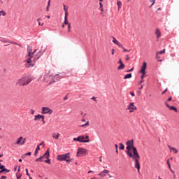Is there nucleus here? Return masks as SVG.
Returning a JSON list of instances; mask_svg holds the SVG:
<instances>
[{"label": "nucleus", "mask_w": 179, "mask_h": 179, "mask_svg": "<svg viewBox=\"0 0 179 179\" xmlns=\"http://www.w3.org/2000/svg\"><path fill=\"white\" fill-rule=\"evenodd\" d=\"M26 143V138H23V136L19 137L15 143V145L18 146H23Z\"/></svg>", "instance_id": "9"}, {"label": "nucleus", "mask_w": 179, "mask_h": 179, "mask_svg": "<svg viewBox=\"0 0 179 179\" xmlns=\"http://www.w3.org/2000/svg\"><path fill=\"white\" fill-rule=\"evenodd\" d=\"M27 155H26V154H24V155H23L22 156V159H26V157H27Z\"/></svg>", "instance_id": "52"}, {"label": "nucleus", "mask_w": 179, "mask_h": 179, "mask_svg": "<svg viewBox=\"0 0 179 179\" xmlns=\"http://www.w3.org/2000/svg\"><path fill=\"white\" fill-rule=\"evenodd\" d=\"M27 52L28 55L26 56V59L24 61V62L25 63V66L27 68H33V66H34V63L33 62V61H31V58L34 57V54L37 52V50H35L33 52V49H31V47L28 46Z\"/></svg>", "instance_id": "2"}, {"label": "nucleus", "mask_w": 179, "mask_h": 179, "mask_svg": "<svg viewBox=\"0 0 179 179\" xmlns=\"http://www.w3.org/2000/svg\"><path fill=\"white\" fill-rule=\"evenodd\" d=\"M43 115H36L34 116V121H40V120H41V118H43Z\"/></svg>", "instance_id": "16"}, {"label": "nucleus", "mask_w": 179, "mask_h": 179, "mask_svg": "<svg viewBox=\"0 0 179 179\" xmlns=\"http://www.w3.org/2000/svg\"><path fill=\"white\" fill-rule=\"evenodd\" d=\"M125 68V64H120L118 67H117V70L118 71H122V69H124Z\"/></svg>", "instance_id": "21"}, {"label": "nucleus", "mask_w": 179, "mask_h": 179, "mask_svg": "<svg viewBox=\"0 0 179 179\" xmlns=\"http://www.w3.org/2000/svg\"><path fill=\"white\" fill-rule=\"evenodd\" d=\"M155 34H156V37L157 38H160L161 36H162V32H160V30H159L158 29H157L155 30Z\"/></svg>", "instance_id": "18"}, {"label": "nucleus", "mask_w": 179, "mask_h": 179, "mask_svg": "<svg viewBox=\"0 0 179 179\" xmlns=\"http://www.w3.org/2000/svg\"><path fill=\"white\" fill-rule=\"evenodd\" d=\"M145 75H146V73H144V74L142 73V75L141 76V79H144Z\"/></svg>", "instance_id": "41"}, {"label": "nucleus", "mask_w": 179, "mask_h": 179, "mask_svg": "<svg viewBox=\"0 0 179 179\" xmlns=\"http://www.w3.org/2000/svg\"><path fill=\"white\" fill-rule=\"evenodd\" d=\"M117 10H120V9H121V6H122V2L117 1Z\"/></svg>", "instance_id": "23"}, {"label": "nucleus", "mask_w": 179, "mask_h": 179, "mask_svg": "<svg viewBox=\"0 0 179 179\" xmlns=\"http://www.w3.org/2000/svg\"><path fill=\"white\" fill-rule=\"evenodd\" d=\"M46 10H47V12H48V10H50V6H47V8H46Z\"/></svg>", "instance_id": "58"}, {"label": "nucleus", "mask_w": 179, "mask_h": 179, "mask_svg": "<svg viewBox=\"0 0 179 179\" xmlns=\"http://www.w3.org/2000/svg\"><path fill=\"white\" fill-rule=\"evenodd\" d=\"M41 157H42L43 159H49L50 157V151L48 150L43 156H41Z\"/></svg>", "instance_id": "15"}, {"label": "nucleus", "mask_w": 179, "mask_h": 179, "mask_svg": "<svg viewBox=\"0 0 179 179\" xmlns=\"http://www.w3.org/2000/svg\"><path fill=\"white\" fill-rule=\"evenodd\" d=\"M38 150H40V145H37L35 152H34V156L37 157V155L38 153Z\"/></svg>", "instance_id": "22"}, {"label": "nucleus", "mask_w": 179, "mask_h": 179, "mask_svg": "<svg viewBox=\"0 0 179 179\" xmlns=\"http://www.w3.org/2000/svg\"><path fill=\"white\" fill-rule=\"evenodd\" d=\"M134 71V68H131L130 70H128L127 72H132Z\"/></svg>", "instance_id": "53"}, {"label": "nucleus", "mask_w": 179, "mask_h": 179, "mask_svg": "<svg viewBox=\"0 0 179 179\" xmlns=\"http://www.w3.org/2000/svg\"><path fill=\"white\" fill-rule=\"evenodd\" d=\"M1 179H6V176H3L1 177Z\"/></svg>", "instance_id": "59"}, {"label": "nucleus", "mask_w": 179, "mask_h": 179, "mask_svg": "<svg viewBox=\"0 0 179 179\" xmlns=\"http://www.w3.org/2000/svg\"><path fill=\"white\" fill-rule=\"evenodd\" d=\"M40 20H41V19L39 18L37 20V22H38V25L41 26V23L40 22Z\"/></svg>", "instance_id": "48"}, {"label": "nucleus", "mask_w": 179, "mask_h": 179, "mask_svg": "<svg viewBox=\"0 0 179 179\" xmlns=\"http://www.w3.org/2000/svg\"><path fill=\"white\" fill-rule=\"evenodd\" d=\"M91 179H99V178L94 176V177L91 178Z\"/></svg>", "instance_id": "64"}, {"label": "nucleus", "mask_w": 179, "mask_h": 179, "mask_svg": "<svg viewBox=\"0 0 179 179\" xmlns=\"http://www.w3.org/2000/svg\"><path fill=\"white\" fill-rule=\"evenodd\" d=\"M123 50V52H130L131 49L129 50H127L125 48H124V46H122V48H120Z\"/></svg>", "instance_id": "30"}, {"label": "nucleus", "mask_w": 179, "mask_h": 179, "mask_svg": "<svg viewBox=\"0 0 179 179\" xmlns=\"http://www.w3.org/2000/svg\"><path fill=\"white\" fill-rule=\"evenodd\" d=\"M164 52H166V49H164L163 50L157 52V55H159V54L162 55V54H164Z\"/></svg>", "instance_id": "29"}, {"label": "nucleus", "mask_w": 179, "mask_h": 179, "mask_svg": "<svg viewBox=\"0 0 179 179\" xmlns=\"http://www.w3.org/2000/svg\"><path fill=\"white\" fill-rule=\"evenodd\" d=\"M113 43H114V44H116V45H117V47H119V48H122V43H120V41H118V40H117L116 38H115V37H113Z\"/></svg>", "instance_id": "13"}, {"label": "nucleus", "mask_w": 179, "mask_h": 179, "mask_svg": "<svg viewBox=\"0 0 179 179\" xmlns=\"http://www.w3.org/2000/svg\"><path fill=\"white\" fill-rule=\"evenodd\" d=\"M64 12H68V8H66V6L65 5L63 6Z\"/></svg>", "instance_id": "42"}, {"label": "nucleus", "mask_w": 179, "mask_h": 179, "mask_svg": "<svg viewBox=\"0 0 179 179\" xmlns=\"http://www.w3.org/2000/svg\"><path fill=\"white\" fill-rule=\"evenodd\" d=\"M168 148H169V150H171V152L172 151V152H173V153H176V154L178 153V150L177 149H176L170 145H168Z\"/></svg>", "instance_id": "19"}, {"label": "nucleus", "mask_w": 179, "mask_h": 179, "mask_svg": "<svg viewBox=\"0 0 179 179\" xmlns=\"http://www.w3.org/2000/svg\"><path fill=\"white\" fill-rule=\"evenodd\" d=\"M171 99H172L171 96L168 98V101H171Z\"/></svg>", "instance_id": "60"}, {"label": "nucleus", "mask_w": 179, "mask_h": 179, "mask_svg": "<svg viewBox=\"0 0 179 179\" xmlns=\"http://www.w3.org/2000/svg\"><path fill=\"white\" fill-rule=\"evenodd\" d=\"M66 19H68V11H65V16Z\"/></svg>", "instance_id": "44"}, {"label": "nucleus", "mask_w": 179, "mask_h": 179, "mask_svg": "<svg viewBox=\"0 0 179 179\" xmlns=\"http://www.w3.org/2000/svg\"><path fill=\"white\" fill-rule=\"evenodd\" d=\"M25 171L27 173V176L30 178V174L29 173V170L27 169H26Z\"/></svg>", "instance_id": "39"}, {"label": "nucleus", "mask_w": 179, "mask_h": 179, "mask_svg": "<svg viewBox=\"0 0 179 179\" xmlns=\"http://www.w3.org/2000/svg\"><path fill=\"white\" fill-rule=\"evenodd\" d=\"M99 10H101V15H103V12H104V9H103V3L101 2L99 3Z\"/></svg>", "instance_id": "24"}, {"label": "nucleus", "mask_w": 179, "mask_h": 179, "mask_svg": "<svg viewBox=\"0 0 179 179\" xmlns=\"http://www.w3.org/2000/svg\"><path fill=\"white\" fill-rule=\"evenodd\" d=\"M108 173H110V171L104 169L100 173H99L98 176L103 178V177H106V176H107V174H108Z\"/></svg>", "instance_id": "12"}, {"label": "nucleus", "mask_w": 179, "mask_h": 179, "mask_svg": "<svg viewBox=\"0 0 179 179\" xmlns=\"http://www.w3.org/2000/svg\"><path fill=\"white\" fill-rule=\"evenodd\" d=\"M20 177H22V175H20V176H17V179H20Z\"/></svg>", "instance_id": "61"}, {"label": "nucleus", "mask_w": 179, "mask_h": 179, "mask_svg": "<svg viewBox=\"0 0 179 179\" xmlns=\"http://www.w3.org/2000/svg\"><path fill=\"white\" fill-rule=\"evenodd\" d=\"M166 106L168 108H169V110L176 111V113H177V108H176L174 106H170V105H169V103H167V102H166Z\"/></svg>", "instance_id": "17"}, {"label": "nucleus", "mask_w": 179, "mask_h": 179, "mask_svg": "<svg viewBox=\"0 0 179 179\" xmlns=\"http://www.w3.org/2000/svg\"><path fill=\"white\" fill-rule=\"evenodd\" d=\"M125 57H126V61H129V59H130L129 55H126Z\"/></svg>", "instance_id": "40"}, {"label": "nucleus", "mask_w": 179, "mask_h": 179, "mask_svg": "<svg viewBox=\"0 0 179 179\" xmlns=\"http://www.w3.org/2000/svg\"><path fill=\"white\" fill-rule=\"evenodd\" d=\"M52 138H53V139H56V141H58V139H59V133L53 132L52 134Z\"/></svg>", "instance_id": "14"}, {"label": "nucleus", "mask_w": 179, "mask_h": 179, "mask_svg": "<svg viewBox=\"0 0 179 179\" xmlns=\"http://www.w3.org/2000/svg\"><path fill=\"white\" fill-rule=\"evenodd\" d=\"M167 92V89H166L164 92H162V94H164Z\"/></svg>", "instance_id": "56"}, {"label": "nucleus", "mask_w": 179, "mask_h": 179, "mask_svg": "<svg viewBox=\"0 0 179 179\" xmlns=\"http://www.w3.org/2000/svg\"><path fill=\"white\" fill-rule=\"evenodd\" d=\"M31 82V79L27 77H22L16 82V86H27Z\"/></svg>", "instance_id": "3"}, {"label": "nucleus", "mask_w": 179, "mask_h": 179, "mask_svg": "<svg viewBox=\"0 0 179 179\" xmlns=\"http://www.w3.org/2000/svg\"><path fill=\"white\" fill-rule=\"evenodd\" d=\"M131 78H132V74L129 73L124 76V79H131Z\"/></svg>", "instance_id": "25"}, {"label": "nucleus", "mask_w": 179, "mask_h": 179, "mask_svg": "<svg viewBox=\"0 0 179 179\" xmlns=\"http://www.w3.org/2000/svg\"><path fill=\"white\" fill-rule=\"evenodd\" d=\"M57 159L59 162H66V163H71L72 162V159L69 157V153L57 155Z\"/></svg>", "instance_id": "4"}, {"label": "nucleus", "mask_w": 179, "mask_h": 179, "mask_svg": "<svg viewBox=\"0 0 179 179\" xmlns=\"http://www.w3.org/2000/svg\"><path fill=\"white\" fill-rule=\"evenodd\" d=\"M5 171H6V173H10V170L7 169H6V168L4 167V168H3V169H1L0 173H3V172H5Z\"/></svg>", "instance_id": "20"}, {"label": "nucleus", "mask_w": 179, "mask_h": 179, "mask_svg": "<svg viewBox=\"0 0 179 179\" xmlns=\"http://www.w3.org/2000/svg\"><path fill=\"white\" fill-rule=\"evenodd\" d=\"M4 167H5V166L1 165V164L0 163V170H1V169H4Z\"/></svg>", "instance_id": "51"}, {"label": "nucleus", "mask_w": 179, "mask_h": 179, "mask_svg": "<svg viewBox=\"0 0 179 179\" xmlns=\"http://www.w3.org/2000/svg\"><path fill=\"white\" fill-rule=\"evenodd\" d=\"M68 31L69 33H71V23H69L68 25Z\"/></svg>", "instance_id": "38"}, {"label": "nucleus", "mask_w": 179, "mask_h": 179, "mask_svg": "<svg viewBox=\"0 0 179 179\" xmlns=\"http://www.w3.org/2000/svg\"><path fill=\"white\" fill-rule=\"evenodd\" d=\"M148 66V64H146V62H144L143 63V65L141 67V70H140V73H143L145 74V73H146V68Z\"/></svg>", "instance_id": "11"}, {"label": "nucleus", "mask_w": 179, "mask_h": 179, "mask_svg": "<svg viewBox=\"0 0 179 179\" xmlns=\"http://www.w3.org/2000/svg\"><path fill=\"white\" fill-rule=\"evenodd\" d=\"M167 164H168L169 169L171 171V173H174V171L171 169V165L170 164V162L169 161V159L167 160Z\"/></svg>", "instance_id": "27"}, {"label": "nucleus", "mask_w": 179, "mask_h": 179, "mask_svg": "<svg viewBox=\"0 0 179 179\" xmlns=\"http://www.w3.org/2000/svg\"><path fill=\"white\" fill-rule=\"evenodd\" d=\"M85 139H87L86 141H87V139H89V136L86 135V136H85Z\"/></svg>", "instance_id": "54"}, {"label": "nucleus", "mask_w": 179, "mask_h": 179, "mask_svg": "<svg viewBox=\"0 0 179 179\" xmlns=\"http://www.w3.org/2000/svg\"><path fill=\"white\" fill-rule=\"evenodd\" d=\"M89 154V151L84 148H78L77 150L76 157H80L82 156H86V155Z\"/></svg>", "instance_id": "6"}, {"label": "nucleus", "mask_w": 179, "mask_h": 179, "mask_svg": "<svg viewBox=\"0 0 179 179\" xmlns=\"http://www.w3.org/2000/svg\"><path fill=\"white\" fill-rule=\"evenodd\" d=\"M111 51H112V52H111L112 55H114V52H115V49H112Z\"/></svg>", "instance_id": "50"}, {"label": "nucleus", "mask_w": 179, "mask_h": 179, "mask_svg": "<svg viewBox=\"0 0 179 179\" xmlns=\"http://www.w3.org/2000/svg\"><path fill=\"white\" fill-rule=\"evenodd\" d=\"M118 64L121 65L122 64H124V63H122V60L121 59H119Z\"/></svg>", "instance_id": "46"}, {"label": "nucleus", "mask_w": 179, "mask_h": 179, "mask_svg": "<svg viewBox=\"0 0 179 179\" xmlns=\"http://www.w3.org/2000/svg\"><path fill=\"white\" fill-rule=\"evenodd\" d=\"M131 96H132L133 97H135V93L134 92H130Z\"/></svg>", "instance_id": "45"}, {"label": "nucleus", "mask_w": 179, "mask_h": 179, "mask_svg": "<svg viewBox=\"0 0 179 179\" xmlns=\"http://www.w3.org/2000/svg\"><path fill=\"white\" fill-rule=\"evenodd\" d=\"M43 145V146H44V141H42V143H41L40 144H39V146H41V145Z\"/></svg>", "instance_id": "55"}, {"label": "nucleus", "mask_w": 179, "mask_h": 179, "mask_svg": "<svg viewBox=\"0 0 179 179\" xmlns=\"http://www.w3.org/2000/svg\"><path fill=\"white\" fill-rule=\"evenodd\" d=\"M143 89V85H141V87L139 88L140 90H142Z\"/></svg>", "instance_id": "62"}, {"label": "nucleus", "mask_w": 179, "mask_h": 179, "mask_svg": "<svg viewBox=\"0 0 179 179\" xmlns=\"http://www.w3.org/2000/svg\"><path fill=\"white\" fill-rule=\"evenodd\" d=\"M0 41H1V43H9V41L4 39H0Z\"/></svg>", "instance_id": "35"}, {"label": "nucleus", "mask_w": 179, "mask_h": 179, "mask_svg": "<svg viewBox=\"0 0 179 179\" xmlns=\"http://www.w3.org/2000/svg\"><path fill=\"white\" fill-rule=\"evenodd\" d=\"M25 155H26V156H31V152H29L26 153Z\"/></svg>", "instance_id": "47"}, {"label": "nucleus", "mask_w": 179, "mask_h": 179, "mask_svg": "<svg viewBox=\"0 0 179 179\" xmlns=\"http://www.w3.org/2000/svg\"><path fill=\"white\" fill-rule=\"evenodd\" d=\"M64 24H69V22H68V18L64 17Z\"/></svg>", "instance_id": "32"}, {"label": "nucleus", "mask_w": 179, "mask_h": 179, "mask_svg": "<svg viewBox=\"0 0 179 179\" xmlns=\"http://www.w3.org/2000/svg\"><path fill=\"white\" fill-rule=\"evenodd\" d=\"M115 149H118V145L117 144L115 145Z\"/></svg>", "instance_id": "63"}, {"label": "nucleus", "mask_w": 179, "mask_h": 179, "mask_svg": "<svg viewBox=\"0 0 179 179\" xmlns=\"http://www.w3.org/2000/svg\"><path fill=\"white\" fill-rule=\"evenodd\" d=\"M50 2H51V0H49L48 2V6H50Z\"/></svg>", "instance_id": "57"}, {"label": "nucleus", "mask_w": 179, "mask_h": 179, "mask_svg": "<svg viewBox=\"0 0 179 179\" xmlns=\"http://www.w3.org/2000/svg\"><path fill=\"white\" fill-rule=\"evenodd\" d=\"M0 16H6V12H5V10H1Z\"/></svg>", "instance_id": "28"}, {"label": "nucleus", "mask_w": 179, "mask_h": 179, "mask_svg": "<svg viewBox=\"0 0 179 179\" xmlns=\"http://www.w3.org/2000/svg\"><path fill=\"white\" fill-rule=\"evenodd\" d=\"M44 119H45V117L43 115V117L41 119V120H42L43 124H45V120H44Z\"/></svg>", "instance_id": "43"}, {"label": "nucleus", "mask_w": 179, "mask_h": 179, "mask_svg": "<svg viewBox=\"0 0 179 179\" xmlns=\"http://www.w3.org/2000/svg\"><path fill=\"white\" fill-rule=\"evenodd\" d=\"M119 145L120 150H124V149H125V146H124L122 143H120Z\"/></svg>", "instance_id": "31"}, {"label": "nucleus", "mask_w": 179, "mask_h": 179, "mask_svg": "<svg viewBox=\"0 0 179 179\" xmlns=\"http://www.w3.org/2000/svg\"><path fill=\"white\" fill-rule=\"evenodd\" d=\"M143 82H145V80L141 79V81L139 82V85H141V83H143Z\"/></svg>", "instance_id": "49"}, {"label": "nucleus", "mask_w": 179, "mask_h": 179, "mask_svg": "<svg viewBox=\"0 0 179 179\" xmlns=\"http://www.w3.org/2000/svg\"><path fill=\"white\" fill-rule=\"evenodd\" d=\"M30 113H31V115H34V113H36V111L33 109H31Z\"/></svg>", "instance_id": "37"}, {"label": "nucleus", "mask_w": 179, "mask_h": 179, "mask_svg": "<svg viewBox=\"0 0 179 179\" xmlns=\"http://www.w3.org/2000/svg\"><path fill=\"white\" fill-rule=\"evenodd\" d=\"M35 162H43V157H40L39 158H37Z\"/></svg>", "instance_id": "33"}, {"label": "nucleus", "mask_w": 179, "mask_h": 179, "mask_svg": "<svg viewBox=\"0 0 179 179\" xmlns=\"http://www.w3.org/2000/svg\"><path fill=\"white\" fill-rule=\"evenodd\" d=\"M126 110H127L129 113H135V111L138 110V108L135 106V103L134 102H130L127 105Z\"/></svg>", "instance_id": "7"}, {"label": "nucleus", "mask_w": 179, "mask_h": 179, "mask_svg": "<svg viewBox=\"0 0 179 179\" xmlns=\"http://www.w3.org/2000/svg\"><path fill=\"white\" fill-rule=\"evenodd\" d=\"M44 162L48 163V164H51V161L48 158L46 160H45Z\"/></svg>", "instance_id": "34"}, {"label": "nucleus", "mask_w": 179, "mask_h": 179, "mask_svg": "<svg viewBox=\"0 0 179 179\" xmlns=\"http://www.w3.org/2000/svg\"><path fill=\"white\" fill-rule=\"evenodd\" d=\"M150 2H152V4L150 6V8H152V6H153V5H155V2H156V0H150Z\"/></svg>", "instance_id": "36"}, {"label": "nucleus", "mask_w": 179, "mask_h": 179, "mask_svg": "<svg viewBox=\"0 0 179 179\" xmlns=\"http://www.w3.org/2000/svg\"><path fill=\"white\" fill-rule=\"evenodd\" d=\"M73 141L80 142V143H89L90 139L85 140V136H79L78 138H74Z\"/></svg>", "instance_id": "8"}, {"label": "nucleus", "mask_w": 179, "mask_h": 179, "mask_svg": "<svg viewBox=\"0 0 179 179\" xmlns=\"http://www.w3.org/2000/svg\"><path fill=\"white\" fill-rule=\"evenodd\" d=\"M89 121H87L85 124L80 125L81 128H86V127H89Z\"/></svg>", "instance_id": "26"}, {"label": "nucleus", "mask_w": 179, "mask_h": 179, "mask_svg": "<svg viewBox=\"0 0 179 179\" xmlns=\"http://www.w3.org/2000/svg\"><path fill=\"white\" fill-rule=\"evenodd\" d=\"M127 145V151L126 153L134 160V167L137 169V171L139 173V170H141V164H139V159H141V156L139 153H138V150L134 146V140H129L126 142Z\"/></svg>", "instance_id": "1"}, {"label": "nucleus", "mask_w": 179, "mask_h": 179, "mask_svg": "<svg viewBox=\"0 0 179 179\" xmlns=\"http://www.w3.org/2000/svg\"><path fill=\"white\" fill-rule=\"evenodd\" d=\"M57 76H55V77H52L51 75H50L49 73L45 74L43 77V82H45L46 83H49V85H51V83H55V80H54V79H55V78H57Z\"/></svg>", "instance_id": "5"}, {"label": "nucleus", "mask_w": 179, "mask_h": 179, "mask_svg": "<svg viewBox=\"0 0 179 179\" xmlns=\"http://www.w3.org/2000/svg\"><path fill=\"white\" fill-rule=\"evenodd\" d=\"M41 114H49V115H51L52 114V110L48 107H43Z\"/></svg>", "instance_id": "10"}]
</instances>
